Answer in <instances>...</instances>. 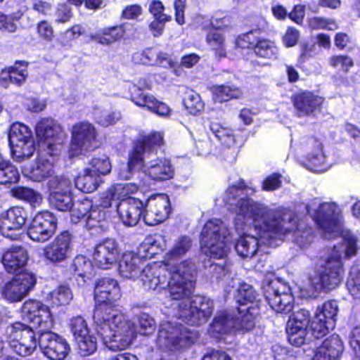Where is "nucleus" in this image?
<instances>
[{
	"mask_svg": "<svg viewBox=\"0 0 360 360\" xmlns=\"http://www.w3.org/2000/svg\"><path fill=\"white\" fill-rule=\"evenodd\" d=\"M243 182L231 185L223 195V200L235 214L234 226L239 234L252 223L257 236L246 234L238 239L235 249L244 258L252 257L263 245L276 246L274 238H282L290 227L281 225L275 214L264 205L245 197Z\"/></svg>",
	"mask_w": 360,
	"mask_h": 360,
	"instance_id": "f257e3e1",
	"label": "nucleus"
},
{
	"mask_svg": "<svg viewBox=\"0 0 360 360\" xmlns=\"http://www.w3.org/2000/svg\"><path fill=\"white\" fill-rule=\"evenodd\" d=\"M194 266L190 260H184L176 266L168 267L157 263L147 264L141 274L143 284L154 290L160 291L167 286L169 297L174 301L172 307H177L174 315L179 317L181 306L185 300H190L193 290Z\"/></svg>",
	"mask_w": 360,
	"mask_h": 360,
	"instance_id": "f03ea898",
	"label": "nucleus"
},
{
	"mask_svg": "<svg viewBox=\"0 0 360 360\" xmlns=\"http://www.w3.org/2000/svg\"><path fill=\"white\" fill-rule=\"evenodd\" d=\"M358 250L357 238L352 232H344L343 243L334 245L325 264L317 268L314 275L309 278L311 288L316 292L336 288L344 275L342 258L355 255Z\"/></svg>",
	"mask_w": 360,
	"mask_h": 360,
	"instance_id": "7ed1b4c3",
	"label": "nucleus"
},
{
	"mask_svg": "<svg viewBox=\"0 0 360 360\" xmlns=\"http://www.w3.org/2000/svg\"><path fill=\"white\" fill-rule=\"evenodd\" d=\"M257 294L253 288L247 283L240 285L237 290L236 302L241 306L250 303L246 308H240L238 316L229 311L220 312L214 319L210 326L209 333L212 335L228 333L233 329L238 330H250L255 326V319L259 314V303Z\"/></svg>",
	"mask_w": 360,
	"mask_h": 360,
	"instance_id": "20e7f679",
	"label": "nucleus"
},
{
	"mask_svg": "<svg viewBox=\"0 0 360 360\" xmlns=\"http://www.w3.org/2000/svg\"><path fill=\"white\" fill-rule=\"evenodd\" d=\"M112 290V280L110 278H102L95 288L94 297L96 307L94 318L95 322L101 326V333L103 343L106 347L112 349V304L111 302V291Z\"/></svg>",
	"mask_w": 360,
	"mask_h": 360,
	"instance_id": "39448f33",
	"label": "nucleus"
},
{
	"mask_svg": "<svg viewBox=\"0 0 360 360\" xmlns=\"http://www.w3.org/2000/svg\"><path fill=\"white\" fill-rule=\"evenodd\" d=\"M230 232L227 226L220 219H211L205 224L200 238L202 251L214 259L224 258L229 250L227 245Z\"/></svg>",
	"mask_w": 360,
	"mask_h": 360,
	"instance_id": "423d86ee",
	"label": "nucleus"
},
{
	"mask_svg": "<svg viewBox=\"0 0 360 360\" xmlns=\"http://www.w3.org/2000/svg\"><path fill=\"white\" fill-rule=\"evenodd\" d=\"M117 310L114 309V313ZM154 319L147 314H141L137 318L136 325L130 323L126 316L120 312L114 314V342H120L119 349H124L129 345L136 334L149 335L155 330Z\"/></svg>",
	"mask_w": 360,
	"mask_h": 360,
	"instance_id": "0eeeda50",
	"label": "nucleus"
},
{
	"mask_svg": "<svg viewBox=\"0 0 360 360\" xmlns=\"http://www.w3.org/2000/svg\"><path fill=\"white\" fill-rule=\"evenodd\" d=\"M307 210L321 230L323 237L330 240L340 235L341 243H343V233L350 231L342 229V212L336 203L323 202L316 209L307 206Z\"/></svg>",
	"mask_w": 360,
	"mask_h": 360,
	"instance_id": "6e6552de",
	"label": "nucleus"
},
{
	"mask_svg": "<svg viewBox=\"0 0 360 360\" xmlns=\"http://www.w3.org/2000/svg\"><path fill=\"white\" fill-rule=\"evenodd\" d=\"M8 143L12 158L18 162L30 159L36 150L32 129L21 122H14L8 129Z\"/></svg>",
	"mask_w": 360,
	"mask_h": 360,
	"instance_id": "1a4fd4ad",
	"label": "nucleus"
},
{
	"mask_svg": "<svg viewBox=\"0 0 360 360\" xmlns=\"http://www.w3.org/2000/svg\"><path fill=\"white\" fill-rule=\"evenodd\" d=\"M97 131L96 127L89 122H79L71 129V141L69 156L85 155L97 148Z\"/></svg>",
	"mask_w": 360,
	"mask_h": 360,
	"instance_id": "9d476101",
	"label": "nucleus"
},
{
	"mask_svg": "<svg viewBox=\"0 0 360 360\" xmlns=\"http://www.w3.org/2000/svg\"><path fill=\"white\" fill-rule=\"evenodd\" d=\"M271 211L276 215L274 219L281 221V225L290 227L282 238H274L275 243L283 240L285 236L292 232V240L300 248L305 249L310 245L313 240L311 229L308 228L304 222H297L296 217L287 209L279 208Z\"/></svg>",
	"mask_w": 360,
	"mask_h": 360,
	"instance_id": "9b49d317",
	"label": "nucleus"
},
{
	"mask_svg": "<svg viewBox=\"0 0 360 360\" xmlns=\"http://www.w3.org/2000/svg\"><path fill=\"white\" fill-rule=\"evenodd\" d=\"M36 134L44 151L49 156L60 155L65 134L59 123L51 118H44L36 125Z\"/></svg>",
	"mask_w": 360,
	"mask_h": 360,
	"instance_id": "f8f14e48",
	"label": "nucleus"
},
{
	"mask_svg": "<svg viewBox=\"0 0 360 360\" xmlns=\"http://www.w3.org/2000/svg\"><path fill=\"white\" fill-rule=\"evenodd\" d=\"M163 142V136L159 143H151L150 147L143 153V165L141 171L152 180L163 181L172 179L174 174V169L169 160L165 158H152L155 146H160Z\"/></svg>",
	"mask_w": 360,
	"mask_h": 360,
	"instance_id": "ddd939ff",
	"label": "nucleus"
},
{
	"mask_svg": "<svg viewBox=\"0 0 360 360\" xmlns=\"http://www.w3.org/2000/svg\"><path fill=\"white\" fill-rule=\"evenodd\" d=\"M181 306L179 319L190 325H200L211 316L213 302L210 299L195 295L190 300H185Z\"/></svg>",
	"mask_w": 360,
	"mask_h": 360,
	"instance_id": "4468645a",
	"label": "nucleus"
},
{
	"mask_svg": "<svg viewBox=\"0 0 360 360\" xmlns=\"http://www.w3.org/2000/svg\"><path fill=\"white\" fill-rule=\"evenodd\" d=\"M264 295L270 307L278 313H289L293 308L294 298L290 288L278 280L264 284Z\"/></svg>",
	"mask_w": 360,
	"mask_h": 360,
	"instance_id": "2eb2a0df",
	"label": "nucleus"
},
{
	"mask_svg": "<svg viewBox=\"0 0 360 360\" xmlns=\"http://www.w3.org/2000/svg\"><path fill=\"white\" fill-rule=\"evenodd\" d=\"M161 140L162 134L156 132L137 141L129 155L128 163L122 165L118 172L119 177L121 179H129L133 171L141 170L143 165V153L146 152V149L150 147L151 143H159Z\"/></svg>",
	"mask_w": 360,
	"mask_h": 360,
	"instance_id": "dca6fc26",
	"label": "nucleus"
},
{
	"mask_svg": "<svg viewBox=\"0 0 360 360\" xmlns=\"http://www.w3.org/2000/svg\"><path fill=\"white\" fill-rule=\"evenodd\" d=\"M10 345L20 356L32 354L37 348V342L31 326L16 322L8 328Z\"/></svg>",
	"mask_w": 360,
	"mask_h": 360,
	"instance_id": "f3484780",
	"label": "nucleus"
},
{
	"mask_svg": "<svg viewBox=\"0 0 360 360\" xmlns=\"http://www.w3.org/2000/svg\"><path fill=\"white\" fill-rule=\"evenodd\" d=\"M193 338L190 331L181 326H174L171 322H164L160 326L158 344L162 348L184 347L192 344Z\"/></svg>",
	"mask_w": 360,
	"mask_h": 360,
	"instance_id": "a211bd4d",
	"label": "nucleus"
},
{
	"mask_svg": "<svg viewBox=\"0 0 360 360\" xmlns=\"http://www.w3.org/2000/svg\"><path fill=\"white\" fill-rule=\"evenodd\" d=\"M48 187L50 204L59 211H70L73 206L71 181L63 176H56L49 181Z\"/></svg>",
	"mask_w": 360,
	"mask_h": 360,
	"instance_id": "6ab92c4d",
	"label": "nucleus"
},
{
	"mask_svg": "<svg viewBox=\"0 0 360 360\" xmlns=\"http://www.w3.org/2000/svg\"><path fill=\"white\" fill-rule=\"evenodd\" d=\"M56 228V217L48 211L40 212L29 226L27 235L34 241L44 243L54 235Z\"/></svg>",
	"mask_w": 360,
	"mask_h": 360,
	"instance_id": "aec40b11",
	"label": "nucleus"
},
{
	"mask_svg": "<svg viewBox=\"0 0 360 360\" xmlns=\"http://www.w3.org/2000/svg\"><path fill=\"white\" fill-rule=\"evenodd\" d=\"M22 316L33 327H39L41 330H50L53 326V319L49 308L39 301H26L22 307Z\"/></svg>",
	"mask_w": 360,
	"mask_h": 360,
	"instance_id": "412c9836",
	"label": "nucleus"
},
{
	"mask_svg": "<svg viewBox=\"0 0 360 360\" xmlns=\"http://www.w3.org/2000/svg\"><path fill=\"white\" fill-rule=\"evenodd\" d=\"M36 283L34 276L27 271H22L7 282L2 290L5 299L11 302L22 300Z\"/></svg>",
	"mask_w": 360,
	"mask_h": 360,
	"instance_id": "4be33fe9",
	"label": "nucleus"
},
{
	"mask_svg": "<svg viewBox=\"0 0 360 360\" xmlns=\"http://www.w3.org/2000/svg\"><path fill=\"white\" fill-rule=\"evenodd\" d=\"M39 345L43 354L51 360H63L70 351L66 340L49 330H41Z\"/></svg>",
	"mask_w": 360,
	"mask_h": 360,
	"instance_id": "5701e85b",
	"label": "nucleus"
},
{
	"mask_svg": "<svg viewBox=\"0 0 360 360\" xmlns=\"http://www.w3.org/2000/svg\"><path fill=\"white\" fill-rule=\"evenodd\" d=\"M143 219L146 224L154 226L165 221L170 212V202L165 194L151 195L145 204Z\"/></svg>",
	"mask_w": 360,
	"mask_h": 360,
	"instance_id": "b1692460",
	"label": "nucleus"
},
{
	"mask_svg": "<svg viewBox=\"0 0 360 360\" xmlns=\"http://www.w3.org/2000/svg\"><path fill=\"white\" fill-rule=\"evenodd\" d=\"M135 87L137 89L132 94V101L137 105L146 107L150 111L159 116L166 117L170 113V109L167 105L159 101L153 96L146 94L141 89H148L150 84L145 78H140L137 80Z\"/></svg>",
	"mask_w": 360,
	"mask_h": 360,
	"instance_id": "393cba45",
	"label": "nucleus"
},
{
	"mask_svg": "<svg viewBox=\"0 0 360 360\" xmlns=\"http://www.w3.org/2000/svg\"><path fill=\"white\" fill-rule=\"evenodd\" d=\"M72 237L68 231H63L56 237L44 249L45 259L51 264H58L64 262L71 255Z\"/></svg>",
	"mask_w": 360,
	"mask_h": 360,
	"instance_id": "a878e982",
	"label": "nucleus"
},
{
	"mask_svg": "<svg viewBox=\"0 0 360 360\" xmlns=\"http://www.w3.org/2000/svg\"><path fill=\"white\" fill-rule=\"evenodd\" d=\"M27 219V211L19 206L9 208L0 215V231L6 237L13 239L14 232L20 230Z\"/></svg>",
	"mask_w": 360,
	"mask_h": 360,
	"instance_id": "bb28decb",
	"label": "nucleus"
},
{
	"mask_svg": "<svg viewBox=\"0 0 360 360\" xmlns=\"http://www.w3.org/2000/svg\"><path fill=\"white\" fill-rule=\"evenodd\" d=\"M47 155H49L44 152L35 160L32 166L23 168L24 176L37 182H41L49 177L53 179L56 156H50L48 158Z\"/></svg>",
	"mask_w": 360,
	"mask_h": 360,
	"instance_id": "cd10ccee",
	"label": "nucleus"
},
{
	"mask_svg": "<svg viewBox=\"0 0 360 360\" xmlns=\"http://www.w3.org/2000/svg\"><path fill=\"white\" fill-rule=\"evenodd\" d=\"M143 206L138 199H124L117 206V217L126 226H135L141 219Z\"/></svg>",
	"mask_w": 360,
	"mask_h": 360,
	"instance_id": "c85d7f7f",
	"label": "nucleus"
},
{
	"mask_svg": "<svg viewBox=\"0 0 360 360\" xmlns=\"http://www.w3.org/2000/svg\"><path fill=\"white\" fill-rule=\"evenodd\" d=\"M27 261V251L22 246H11L5 249L1 255V263L5 270L11 274L20 271L25 266Z\"/></svg>",
	"mask_w": 360,
	"mask_h": 360,
	"instance_id": "c756f323",
	"label": "nucleus"
},
{
	"mask_svg": "<svg viewBox=\"0 0 360 360\" xmlns=\"http://www.w3.org/2000/svg\"><path fill=\"white\" fill-rule=\"evenodd\" d=\"M296 115L300 117L310 116L320 108L324 99L311 92L295 94L292 98Z\"/></svg>",
	"mask_w": 360,
	"mask_h": 360,
	"instance_id": "7c9ffc66",
	"label": "nucleus"
},
{
	"mask_svg": "<svg viewBox=\"0 0 360 360\" xmlns=\"http://www.w3.org/2000/svg\"><path fill=\"white\" fill-rule=\"evenodd\" d=\"M144 262L138 254L133 252H124L118 262V272L122 277L133 279L140 278L141 280V274L146 267L141 271V267L144 264Z\"/></svg>",
	"mask_w": 360,
	"mask_h": 360,
	"instance_id": "2f4dec72",
	"label": "nucleus"
},
{
	"mask_svg": "<svg viewBox=\"0 0 360 360\" xmlns=\"http://www.w3.org/2000/svg\"><path fill=\"white\" fill-rule=\"evenodd\" d=\"M343 351V345L337 335H333L319 347L312 360H339Z\"/></svg>",
	"mask_w": 360,
	"mask_h": 360,
	"instance_id": "473e14b6",
	"label": "nucleus"
},
{
	"mask_svg": "<svg viewBox=\"0 0 360 360\" xmlns=\"http://www.w3.org/2000/svg\"><path fill=\"white\" fill-rule=\"evenodd\" d=\"M193 245V239L188 236H180L177 237L169 252L166 254V264L168 267L176 266L173 262L178 259L189 252Z\"/></svg>",
	"mask_w": 360,
	"mask_h": 360,
	"instance_id": "72a5a7b5",
	"label": "nucleus"
},
{
	"mask_svg": "<svg viewBox=\"0 0 360 360\" xmlns=\"http://www.w3.org/2000/svg\"><path fill=\"white\" fill-rule=\"evenodd\" d=\"M132 59L136 63L157 65L164 68L172 65L171 60L165 53L152 49L134 53Z\"/></svg>",
	"mask_w": 360,
	"mask_h": 360,
	"instance_id": "f704fd0d",
	"label": "nucleus"
},
{
	"mask_svg": "<svg viewBox=\"0 0 360 360\" xmlns=\"http://www.w3.org/2000/svg\"><path fill=\"white\" fill-rule=\"evenodd\" d=\"M94 259L98 267L110 269L112 259V240L107 239L98 244L95 249Z\"/></svg>",
	"mask_w": 360,
	"mask_h": 360,
	"instance_id": "c9c22d12",
	"label": "nucleus"
},
{
	"mask_svg": "<svg viewBox=\"0 0 360 360\" xmlns=\"http://www.w3.org/2000/svg\"><path fill=\"white\" fill-rule=\"evenodd\" d=\"M314 150L307 155V160L310 169L315 172H323L327 170L329 165L326 162V157L323 151V146L317 140H312Z\"/></svg>",
	"mask_w": 360,
	"mask_h": 360,
	"instance_id": "e433bc0d",
	"label": "nucleus"
},
{
	"mask_svg": "<svg viewBox=\"0 0 360 360\" xmlns=\"http://www.w3.org/2000/svg\"><path fill=\"white\" fill-rule=\"evenodd\" d=\"M98 177L95 170L91 168H86L84 173L75 181V185L77 188L84 193H91L94 191L98 186Z\"/></svg>",
	"mask_w": 360,
	"mask_h": 360,
	"instance_id": "4c0bfd02",
	"label": "nucleus"
},
{
	"mask_svg": "<svg viewBox=\"0 0 360 360\" xmlns=\"http://www.w3.org/2000/svg\"><path fill=\"white\" fill-rule=\"evenodd\" d=\"M27 77V70L26 67H11L7 70L2 71L0 75V82L5 87L8 86V82L20 86L25 82Z\"/></svg>",
	"mask_w": 360,
	"mask_h": 360,
	"instance_id": "58836bf2",
	"label": "nucleus"
},
{
	"mask_svg": "<svg viewBox=\"0 0 360 360\" xmlns=\"http://www.w3.org/2000/svg\"><path fill=\"white\" fill-rule=\"evenodd\" d=\"M210 128L211 132L222 146L230 148L234 145L236 136L232 129L218 122H212Z\"/></svg>",
	"mask_w": 360,
	"mask_h": 360,
	"instance_id": "ea45409f",
	"label": "nucleus"
},
{
	"mask_svg": "<svg viewBox=\"0 0 360 360\" xmlns=\"http://www.w3.org/2000/svg\"><path fill=\"white\" fill-rule=\"evenodd\" d=\"M19 179L17 167L0 154V184H15Z\"/></svg>",
	"mask_w": 360,
	"mask_h": 360,
	"instance_id": "a19ab883",
	"label": "nucleus"
},
{
	"mask_svg": "<svg viewBox=\"0 0 360 360\" xmlns=\"http://www.w3.org/2000/svg\"><path fill=\"white\" fill-rule=\"evenodd\" d=\"M71 268L75 274L86 282L94 276V267L91 262L84 255H77L73 260Z\"/></svg>",
	"mask_w": 360,
	"mask_h": 360,
	"instance_id": "79ce46f5",
	"label": "nucleus"
},
{
	"mask_svg": "<svg viewBox=\"0 0 360 360\" xmlns=\"http://www.w3.org/2000/svg\"><path fill=\"white\" fill-rule=\"evenodd\" d=\"M254 52L259 57L274 59L277 58L278 50L274 41L262 39H256Z\"/></svg>",
	"mask_w": 360,
	"mask_h": 360,
	"instance_id": "37998d69",
	"label": "nucleus"
},
{
	"mask_svg": "<svg viewBox=\"0 0 360 360\" xmlns=\"http://www.w3.org/2000/svg\"><path fill=\"white\" fill-rule=\"evenodd\" d=\"M213 98L216 102L222 103L231 98L240 96L241 91L236 87L225 85H216L212 87Z\"/></svg>",
	"mask_w": 360,
	"mask_h": 360,
	"instance_id": "c03bdc74",
	"label": "nucleus"
},
{
	"mask_svg": "<svg viewBox=\"0 0 360 360\" xmlns=\"http://www.w3.org/2000/svg\"><path fill=\"white\" fill-rule=\"evenodd\" d=\"M338 305L336 301L330 300L317 309L316 314L328 321L330 326H335Z\"/></svg>",
	"mask_w": 360,
	"mask_h": 360,
	"instance_id": "a18cd8bd",
	"label": "nucleus"
},
{
	"mask_svg": "<svg viewBox=\"0 0 360 360\" xmlns=\"http://www.w3.org/2000/svg\"><path fill=\"white\" fill-rule=\"evenodd\" d=\"M71 290L66 285H60L51 292L48 299L56 306L68 304L72 300Z\"/></svg>",
	"mask_w": 360,
	"mask_h": 360,
	"instance_id": "49530a36",
	"label": "nucleus"
},
{
	"mask_svg": "<svg viewBox=\"0 0 360 360\" xmlns=\"http://www.w3.org/2000/svg\"><path fill=\"white\" fill-rule=\"evenodd\" d=\"M106 215L107 213L104 210L91 209L86 219V226L89 229L98 227L102 230L108 229L110 228V224H106L105 223Z\"/></svg>",
	"mask_w": 360,
	"mask_h": 360,
	"instance_id": "de8ad7c7",
	"label": "nucleus"
},
{
	"mask_svg": "<svg viewBox=\"0 0 360 360\" xmlns=\"http://www.w3.org/2000/svg\"><path fill=\"white\" fill-rule=\"evenodd\" d=\"M206 41L215 51L217 56L219 57L226 56V43L221 34L216 31H210L206 37Z\"/></svg>",
	"mask_w": 360,
	"mask_h": 360,
	"instance_id": "09e8293b",
	"label": "nucleus"
},
{
	"mask_svg": "<svg viewBox=\"0 0 360 360\" xmlns=\"http://www.w3.org/2000/svg\"><path fill=\"white\" fill-rule=\"evenodd\" d=\"M347 287L354 298L360 297V264L352 266L347 282Z\"/></svg>",
	"mask_w": 360,
	"mask_h": 360,
	"instance_id": "8fccbe9b",
	"label": "nucleus"
},
{
	"mask_svg": "<svg viewBox=\"0 0 360 360\" xmlns=\"http://www.w3.org/2000/svg\"><path fill=\"white\" fill-rule=\"evenodd\" d=\"M334 327L335 326H330L329 321L319 317L316 314L311 321L309 326L311 335L317 339L325 336L328 333L329 330L333 329Z\"/></svg>",
	"mask_w": 360,
	"mask_h": 360,
	"instance_id": "3c124183",
	"label": "nucleus"
},
{
	"mask_svg": "<svg viewBox=\"0 0 360 360\" xmlns=\"http://www.w3.org/2000/svg\"><path fill=\"white\" fill-rule=\"evenodd\" d=\"M309 312L304 309L295 311L289 318L287 327L306 329L309 323Z\"/></svg>",
	"mask_w": 360,
	"mask_h": 360,
	"instance_id": "603ef678",
	"label": "nucleus"
},
{
	"mask_svg": "<svg viewBox=\"0 0 360 360\" xmlns=\"http://www.w3.org/2000/svg\"><path fill=\"white\" fill-rule=\"evenodd\" d=\"M79 352L82 356H88L93 354L97 348L96 340L94 337L89 335L79 338L76 340Z\"/></svg>",
	"mask_w": 360,
	"mask_h": 360,
	"instance_id": "864d4df0",
	"label": "nucleus"
},
{
	"mask_svg": "<svg viewBox=\"0 0 360 360\" xmlns=\"http://www.w3.org/2000/svg\"><path fill=\"white\" fill-rule=\"evenodd\" d=\"M91 207L92 202L90 200L85 198L82 200H79L75 203H73V206L70 211H71L72 219H86L87 215H89L90 210H91Z\"/></svg>",
	"mask_w": 360,
	"mask_h": 360,
	"instance_id": "5fc2aeb1",
	"label": "nucleus"
},
{
	"mask_svg": "<svg viewBox=\"0 0 360 360\" xmlns=\"http://www.w3.org/2000/svg\"><path fill=\"white\" fill-rule=\"evenodd\" d=\"M308 24L312 30H335L338 27V24L334 20L320 17L309 18Z\"/></svg>",
	"mask_w": 360,
	"mask_h": 360,
	"instance_id": "6e6d98bb",
	"label": "nucleus"
},
{
	"mask_svg": "<svg viewBox=\"0 0 360 360\" xmlns=\"http://www.w3.org/2000/svg\"><path fill=\"white\" fill-rule=\"evenodd\" d=\"M91 169L95 170L97 175H105L111 170V163L109 158L103 155L98 158H93L90 162Z\"/></svg>",
	"mask_w": 360,
	"mask_h": 360,
	"instance_id": "4d7b16f0",
	"label": "nucleus"
},
{
	"mask_svg": "<svg viewBox=\"0 0 360 360\" xmlns=\"http://www.w3.org/2000/svg\"><path fill=\"white\" fill-rule=\"evenodd\" d=\"M184 105L192 114L200 112L204 108V103L200 95L194 91L188 94L187 97L184 99Z\"/></svg>",
	"mask_w": 360,
	"mask_h": 360,
	"instance_id": "13d9d810",
	"label": "nucleus"
},
{
	"mask_svg": "<svg viewBox=\"0 0 360 360\" xmlns=\"http://www.w3.org/2000/svg\"><path fill=\"white\" fill-rule=\"evenodd\" d=\"M70 326L76 340L89 333L86 322L82 316L72 318Z\"/></svg>",
	"mask_w": 360,
	"mask_h": 360,
	"instance_id": "bf43d9fd",
	"label": "nucleus"
},
{
	"mask_svg": "<svg viewBox=\"0 0 360 360\" xmlns=\"http://www.w3.org/2000/svg\"><path fill=\"white\" fill-rule=\"evenodd\" d=\"M329 65L333 68H340L344 72H347L353 66L352 59L345 55H334L328 59Z\"/></svg>",
	"mask_w": 360,
	"mask_h": 360,
	"instance_id": "052dcab7",
	"label": "nucleus"
},
{
	"mask_svg": "<svg viewBox=\"0 0 360 360\" xmlns=\"http://www.w3.org/2000/svg\"><path fill=\"white\" fill-rule=\"evenodd\" d=\"M288 342L295 347H300L306 340L307 330L300 328H286Z\"/></svg>",
	"mask_w": 360,
	"mask_h": 360,
	"instance_id": "680f3d73",
	"label": "nucleus"
},
{
	"mask_svg": "<svg viewBox=\"0 0 360 360\" xmlns=\"http://www.w3.org/2000/svg\"><path fill=\"white\" fill-rule=\"evenodd\" d=\"M36 32L39 38L47 42L52 41L54 38L53 27L47 20H41L37 23Z\"/></svg>",
	"mask_w": 360,
	"mask_h": 360,
	"instance_id": "e2e57ef3",
	"label": "nucleus"
},
{
	"mask_svg": "<svg viewBox=\"0 0 360 360\" xmlns=\"http://www.w3.org/2000/svg\"><path fill=\"white\" fill-rule=\"evenodd\" d=\"M89 38L103 45H109L112 40V27H105L98 34H91Z\"/></svg>",
	"mask_w": 360,
	"mask_h": 360,
	"instance_id": "0e129e2a",
	"label": "nucleus"
},
{
	"mask_svg": "<svg viewBox=\"0 0 360 360\" xmlns=\"http://www.w3.org/2000/svg\"><path fill=\"white\" fill-rule=\"evenodd\" d=\"M148 10L155 19H171V16L164 13L165 7L160 1H151Z\"/></svg>",
	"mask_w": 360,
	"mask_h": 360,
	"instance_id": "69168bd1",
	"label": "nucleus"
},
{
	"mask_svg": "<svg viewBox=\"0 0 360 360\" xmlns=\"http://www.w3.org/2000/svg\"><path fill=\"white\" fill-rule=\"evenodd\" d=\"M300 37V32L293 27H288L282 38L285 47H292L297 44Z\"/></svg>",
	"mask_w": 360,
	"mask_h": 360,
	"instance_id": "338daca9",
	"label": "nucleus"
},
{
	"mask_svg": "<svg viewBox=\"0 0 360 360\" xmlns=\"http://www.w3.org/2000/svg\"><path fill=\"white\" fill-rule=\"evenodd\" d=\"M349 345L355 355L360 358V326L355 327L349 336Z\"/></svg>",
	"mask_w": 360,
	"mask_h": 360,
	"instance_id": "774afa93",
	"label": "nucleus"
}]
</instances>
